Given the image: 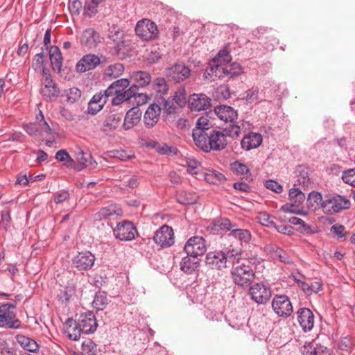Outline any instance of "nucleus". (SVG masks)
Here are the masks:
<instances>
[{
    "mask_svg": "<svg viewBox=\"0 0 355 355\" xmlns=\"http://www.w3.org/2000/svg\"><path fill=\"white\" fill-rule=\"evenodd\" d=\"M230 234L239 240L241 243H248L252 238L251 233L249 230L246 229H239L237 227L232 229Z\"/></svg>",
    "mask_w": 355,
    "mask_h": 355,
    "instance_id": "41",
    "label": "nucleus"
},
{
    "mask_svg": "<svg viewBox=\"0 0 355 355\" xmlns=\"http://www.w3.org/2000/svg\"><path fill=\"white\" fill-rule=\"evenodd\" d=\"M206 263L212 269L222 270L226 268L227 261L223 251L209 252L206 256Z\"/></svg>",
    "mask_w": 355,
    "mask_h": 355,
    "instance_id": "22",
    "label": "nucleus"
},
{
    "mask_svg": "<svg viewBox=\"0 0 355 355\" xmlns=\"http://www.w3.org/2000/svg\"><path fill=\"white\" fill-rule=\"evenodd\" d=\"M297 321L304 332L311 331L314 326V315L308 308H300L297 313Z\"/></svg>",
    "mask_w": 355,
    "mask_h": 355,
    "instance_id": "18",
    "label": "nucleus"
},
{
    "mask_svg": "<svg viewBox=\"0 0 355 355\" xmlns=\"http://www.w3.org/2000/svg\"><path fill=\"white\" fill-rule=\"evenodd\" d=\"M11 226L10 211L8 209L3 210L1 213L0 227L5 231H8Z\"/></svg>",
    "mask_w": 355,
    "mask_h": 355,
    "instance_id": "55",
    "label": "nucleus"
},
{
    "mask_svg": "<svg viewBox=\"0 0 355 355\" xmlns=\"http://www.w3.org/2000/svg\"><path fill=\"white\" fill-rule=\"evenodd\" d=\"M187 171L189 173L197 175L201 170V164L194 159H189L187 161Z\"/></svg>",
    "mask_w": 355,
    "mask_h": 355,
    "instance_id": "60",
    "label": "nucleus"
},
{
    "mask_svg": "<svg viewBox=\"0 0 355 355\" xmlns=\"http://www.w3.org/2000/svg\"><path fill=\"white\" fill-rule=\"evenodd\" d=\"M55 158L59 162L67 161L66 165L75 168V162L71 157L69 154L64 149L59 150L56 153Z\"/></svg>",
    "mask_w": 355,
    "mask_h": 355,
    "instance_id": "54",
    "label": "nucleus"
},
{
    "mask_svg": "<svg viewBox=\"0 0 355 355\" xmlns=\"http://www.w3.org/2000/svg\"><path fill=\"white\" fill-rule=\"evenodd\" d=\"M105 61L104 56H98L96 54L89 53L83 55L76 65L77 72L84 73L94 69Z\"/></svg>",
    "mask_w": 355,
    "mask_h": 355,
    "instance_id": "12",
    "label": "nucleus"
},
{
    "mask_svg": "<svg viewBox=\"0 0 355 355\" xmlns=\"http://www.w3.org/2000/svg\"><path fill=\"white\" fill-rule=\"evenodd\" d=\"M141 114V111L137 107L129 110L125 116L123 128L126 130L132 128L140 121Z\"/></svg>",
    "mask_w": 355,
    "mask_h": 355,
    "instance_id": "26",
    "label": "nucleus"
},
{
    "mask_svg": "<svg viewBox=\"0 0 355 355\" xmlns=\"http://www.w3.org/2000/svg\"><path fill=\"white\" fill-rule=\"evenodd\" d=\"M259 88L253 87L241 94V99L248 103H257L259 101Z\"/></svg>",
    "mask_w": 355,
    "mask_h": 355,
    "instance_id": "46",
    "label": "nucleus"
},
{
    "mask_svg": "<svg viewBox=\"0 0 355 355\" xmlns=\"http://www.w3.org/2000/svg\"><path fill=\"white\" fill-rule=\"evenodd\" d=\"M103 37L100 33L93 28H87L84 30L80 37V43L82 46L87 49H95L98 44L101 43Z\"/></svg>",
    "mask_w": 355,
    "mask_h": 355,
    "instance_id": "14",
    "label": "nucleus"
},
{
    "mask_svg": "<svg viewBox=\"0 0 355 355\" xmlns=\"http://www.w3.org/2000/svg\"><path fill=\"white\" fill-rule=\"evenodd\" d=\"M124 71L123 64L121 63H115L109 65L105 71L104 75L106 77L116 78L120 76Z\"/></svg>",
    "mask_w": 355,
    "mask_h": 355,
    "instance_id": "38",
    "label": "nucleus"
},
{
    "mask_svg": "<svg viewBox=\"0 0 355 355\" xmlns=\"http://www.w3.org/2000/svg\"><path fill=\"white\" fill-rule=\"evenodd\" d=\"M212 125L211 122L204 116L200 117L196 122L195 128L193 129L192 131V137L193 139L194 143L196 142L198 136L196 135V132L199 133L198 131L202 132V133L205 135L208 132H210V130H213L214 129L211 128Z\"/></svg>",
    "mask_w": 355,
    "mask_h": 355,
    "instance_id": "30",
    "label": "nucleus"
},
{
    "mask_svg": "<svg viewBox=\"0 0 355 355\" xmlns=\"http://www.w3.org/2000/svg\"><path fill=\"white\" fill-rule=\"evenodd\" d=\"M351 206L349 199L340 195L325 197L322 205V211L327 214H335L348 209Z\"/></svg>",
    "mask_w": 355,
    "mask_h": 355,
    "instance_id": "3",
    "label": "nucleus"
},
{
    "mask_svg": "<svg viewBox=\"0 0 355 355\" xmlns=\"http://www.w3.org/2000/svg\"><path fill=\"white\" fill-rule=\"evenodd\" d=\"M162 105L164 113L167 115H173L177 112V107L174 105V101L168 98H162Z\"/></svg>",
    "mask_w": 355,
    "mask_h": 355,
    "instance_id": "53",
    "label": "nucleus"
},
{
    "mask_svg": "<svg viewBox=\"0 0 355 355\" xmlns=\"http://www.w3.org/2000/svg\"><path fill=\"white\" fill-rule=\"evenodd\" d=\"M121 210L116 205H110L106 207H103L99 211V214L103 218H108L115 215H120Z\"/></svg>",
    "mask_w": 355,
    "mask_h": 355,
    "instance_id": "52",
    "label": "nucleus"
},
{
    "mask_svg": "<svg viewBox=\"0 0 355 355\" xmlns=\"http://www.w3.org/2000/svg\"><path fill=\"white\" fill-rule=\"evenodd\" d=\"M214 226L215 230H220L224 232L230 231L232 232V230L237 227V225L232 223L229 218H220L214 221Z\"/></svg>",
    "mask_w": 355,
    "mask_h": 355,
    "instance_id": "43",
    "label": "nucleus"
},
{
    "mask_svg": "<svg viewBox=\"0 0 355 355\" xmlns=\"http://www.w3.org/2000/svg\"><path fill=\"white\" fill-rule=\"evenodd\" d=\"M42 96L46 100L51 101L57 98L60 94V89L54 81L44 83V86L41 89Z\"/></svg>",
    "mask_w": 355,
    "mask_h": 355,
    "instance_id": "32",
    "label": "nucleus"
},
{
    "mask_svg": "<svg viewBox=\"0 0 355 355\" xmlns=\"http://www.w3.org/2000/svg\"><path fill=\"white\" fill-rule=\"evenodd\" d=\"M36 123H37L38 128L44 130L48 135H52V129L45 120L44 116L40 110L39 113L36 114Z\"/></svg>",
    "mask_w": 355,
    "mask_h": 355,
    "instance_id": "51",
    "label": "nucleus"
},
{
    "mask_svg": "<svg viewBox=\"0 0 355 355\" xmlns=\"http://www.w3.org/2000/svg\"><path fill=\"white\" fill-rule=\"evenodd\" d=\"M178 106L183 107L187 103V94L184 87H180L171 98Z\"/></svg>",
    "mask_w": 355,
    "mask_h": 355,
    "instance_id": "50",
    "label": "nucleus"
},
{
    "mask_svg": "<svg viewBox=\"0 0 355 355\" xmlns=\"http://www.w3.org/2000/svg\"><path fill=\"white\" fill-rule=\"evenodd\" d=\"M67 102L73 103L77 102L81 97V91L77 87H71L66 92Z\"/></svg>",
    "mask_w": 355,
    "mask_h": 355,
    "instance_id": "59",
    "label": "nucleus"
},
{
    "mask_svg": "<svg viewBox=\"0 0 355 355\" xmlns=\"http://www.w3.org/2000/svg\"><path fill=\"white\" fill-rule=\"evenodd\" d=\"M162 107L153 103L150 105L144 115V123L146 128H152L155 126L160 118Z\"/></svg>",
    "mask_w": 355,
    "mask_h": 355,
    "instance_id": "19",
    "label": "nucleus"
},
{
    "mask_svg": "<svg viewBox=\"0 0 355 355\" xmlns=\"http://www.w3.org/2000/svg\"><path fill=\"white\" fill-rule=\"evenodd\" d=\"M73 323H77L78 327L82 330L83 334H93L97 329L98 324L94 314L92 311H88L80 315L77 320L72 318H68L66 321V325L71 327Z\"/></svg>",
    "mask_w": 355,
    "mask_h": 355,
    "instance_id": "5",
    "label": "nucleus"
},
{
    "mask_svg": "<svg viewBox=\"0 0 355 355\" xmlns=\"http://www.w3.org/2000/svg\"><path fill=\"white\" fill-rule=\"evenodd\" d=\"M108 304V299L105 292H98L96 293L92 305L97 311L103 310Z\"/></svg>",
    "mask_w": 355,
    "mask_h": 355,
    "instance_id": "42",
    "label": "nucleus"
},
{
    "mask_svg": "<svg viewBox=\"0 0 355 355\" xmlns=\"http://www.w3.org/2000/svg\"><path fill=\"white\" fill-rule=\"evenodd\" d=\"M17 343L26 351L31 352H37L39 350L40 345L33 338L27 337L22 334H17L15 336Z\"/></svg>",
    "mask_w": 355,
    "mask_h": 355,
    "instance_id": "28",
    "label": "nucleus"
},
{
    "mask_svg": "<svg viewBox=\"0 0 355 355\" xmlns=\"http://www.w3.org/2000/svg\"><path fill=\"white\" fill-rule=\"evenodd\" d=\"M198 257H193L187 254L186 257L182 259V261L180 263V268L184 272L187 274H191L196 270L197 268L198 267Z\"/></svg>",
    "mask_w": 355,
    "mask_h": 355,
    "instance_id": "31",
    "label": "nucleus"
},
{
    "mask_svg": "<svg viewBox=\"0 0 355 355\" xmlns=\"http://www.w3.org/2000/svg\"><path fill=\"white\" fill-rule=\"evenodd\" d=\"M297 173H298L297 180L298 184L302 185L303 187H307L310 182L308 169L302 166H299Z\"/></svg>",
    "mask_w": 355,
    "mask_h": 355,
    "instance_id": "49",
    "label": "nucleus"
},
{
    "mask_svg": "<svg viewBox=\"0 0 355 355\" xmlns=\"http://www.w3.org/2000/svg\"><path fill=\"white\" fill-rule=\"evenodd\" d=\"M121 119V115L116 113H109L103 122V127L105 130H114L119 124Z\"/></svg>",
    "mask_w": 355,
    "mask_h": 355,
    "instance_id": "36",
    "label": "nucleus"
},
{
    "mask_svg": "<svg viewBox=\"0 0 355 355\" xmlns=\"http://www.w3.org/2000/svg\"><path fill=\"white\" fill-rule=\"evenodd\" d=\"M288 198L291 203H287L282 207V209L285 212L300 213L293 207H299L302 205L306 199L305 194L298 188H291L289 191Z\"/></svg>",
    "mask_w": 355,
    "mask_h": 355,
    "instance_id": "16",
    "label": "nucleus"
},
{
    "mask_svg": "<svg viewBox=\"0 0 355 355\" xmlns=\"http://www.w3.org/2000/svg\"><path fill=\"white\" fill-rule=\"evenodd\" d=\"M153 89L161 94H165L168 87L166 81L164 78H157L153 82Z\"/></svg>",
    "mask_w": 355,
    "mask_h": 355,
    "instance_id": "56",
    "label": "nucleus"
},
{
    "mask_svg": "<svg viewBox=\"0 0 355 355\" xmlns=\"http://www.w3.org/2000/svg\"><path fill=\"white\" fill-rule=\"evenodd\" d=\"M231 168L237 174L243 175V178L245 180H248L251 177L250 170L248 168V166L238 161L234 162V163L232 164Z\"/></svg>",
    "mask_w": 355,
    "mask_h": 355,
    "instance_id": "44",
    "label": "nucleus"
},
{
    "mask_svg": "<svg viewBox=\"0 0 355 355\" xmlns=\"http://www.w3.org/2000/svg\"><path fill=\"white\" fill-rule=\"evenodd\" d=\"M133 89H128L125 92H119L117 94L114 96L112 98V104L113 105H119L125 101H127L132 98L135 95Z\"/></svg>",
    "mask_w": 355,
    "mask_h": 355,
    "instance_id": "40",
    "label": "nucleus"
},
{
    "mask_svg": "<svg viewBox=\"0 0 355 355\" xmlns=\"http://www.w3.org/2000/svg\"><path fill=\"white\" fill-rule=\"evenodd\" d=\"M0 355H17V350L15 347L10 346L6 338H0Z\"/></svg>",
    "mask_w": 355,
    "mask_h": 355,
    "instance_id": "48",
    "label": "nucleus"
},
{
    "mask_svg": "<svg viewBox=\"0 0 355 355\" xmlns=\"http://www.w3.org/2000/svg\"><path fill=\"white\" fill-rule=\"evenodd\" d=\"M324 200L320 192L313 191L309 193L307 206L309 209H316L319 207L322 209Z\"/></svg>",
    "mask_w": 355,
    "mask_h": 355,
    "instance_id": "34",
    "label": "nucleus"
},
{
    "mask_svg": "<svg viewBox=\"0 0 355 355\" xmlns=\"http://www.w3.org/2000/svg\"><path fill=\"white\" fill-rule=\"evenodd\" d=\"M205 135L202 131L199 133L196 132L198 136L195 144L202 151L209 153L213 151H220L224 150L227 145V139L221 130H210Z\"/></svg>",
    "mask_w": 355,
    "mask_h": 355,
    "instance_id": "1",
    "label": "nucleus"
},
{
    "mask_svg": "<svg viewBox=\"0 0 355 355\" xmlns=\"http://www.w3.org/2000/svg\"><path fill=\"white\" fill-rule=\"evenodd\" d=\"M133 89H128L125 92H119L117 94L114 96L112 98V104L113 105H119L125 101H127L132 98L135 95Z\"/></svg>",
    "mask_w": 355,
    "mask_h": 355,
    "instance_id": "39",
    "label": "nucleus"
},
{
    "mask_svg": "<svg viewBox=\"0 0 355 355\" xmlns=\"http://www.w3.org/2000/svg\"><path fill=\"white\" fill-rule=\"evenodd\" d=\"M136 35L144 40L155 39L158 30L156 24L150 19H143L139 21L135 27Z\"/></svg>",
    "mask_w": 355,
    "mask_h": 355,
    "instance_id": "9",
    "label": "nucleus"
},
{
    "mask_svg": "<svg viewBox=\"0 0 355 355\" xmlns=\"http://www.w3.org/2000/svg\"><path fill=\"white\" fill-rule=\"evenodd\" d=\"M205 180L210 184H220L225 181V177L221 173L214 170L209 169L204 173Z\"/></svg>",
    "mask_w": 355,
    "mask_h": 355,
    "instance_id": "35",
    "label": "nucleus"
},
{
    "mask_svg": "<svg viewBox=\"0 0 355 355\" xmlns=\"http://www.w3.org/2000/svg\"><path fill=\"white\" fill-rule=\"evenodd\" d=\"M241 73L242 67L239 63L225 64V75L229 79H234L239 76Z\"/></svg>",
    "mask_w": 355,
    "mask_h": 355,
    "instance_id": "45",
    "label": "nucleus"
},
{
    "mask_svg": "<svg viewBox=\"0 0 355 355\" xmlns=\"http://www.w3.org/2000/svg\"><path fill=\"white\" fill-rule=\"evenodd\" d=\"M214 112L218 117L225 122L233 123L238 117L237 111L233 107L225 105L216 106L214 108Z\"/></svg>",
    "mask_w": 355,
    "mask_h": 355,
    "instance_id": "23",
    "label": "nucleus"
},
{
    "mask_svg": "<svg viewBox=\"0 0 355 355\" xmlns=\"http://www.w3.org/2000/svg\"><path fill=\"white\" fill-rule=\"evenodd\" d=\"M130 80L132 81V85L130 89L134 88L133 92L135 93V90H139V88L148 85L151 82V76L146 71H137L131 74Z\"/></svg>",
    "mask_w": 355,
    "mask_h": 355,
    "instance_id": "21",
    "label": "nucleus"
},
{
    "mask_svg": "<svg viewBox=\"0 0 355 355\" xmlns=\"http://www.w3.org/2000/svg\"><path fill=\"white\" fill-rule=\"evenodd\" d=\"M184 250L187 254L193 257L202 256L207 251L205 240L202 236H193L187 241Z\"/></svg>",
    "mask_w": 355,
    "mask_h": 355,
    "instance_id": "13",
    "label": "nucleus"
},
{
    "mask_svg": "<svg viewBox=\"0 0 355 355\" xmlns=\"http://www.w3.org/2000/svg\"><path fill=\"white\" fill-rule=\"evenodd\" d=\"M188 102L192 111L207 110L211 107V99L205 94H193Z\"/></svg>",
    "mask_w": 355,
    "mask_h": 355,
    "instance_id": "20",
    "label": "nucleus"
},
{
    "mask_svg": "<svg viewBox=\"0 0 355 355\" xmlns=\"http://www.w3.org/2000/svg\"><path fill=\"white\" fill-rule=\"evenodd\" d=\"M75 324L74 327H69V329L66 331L67 333V337L71 340H78L80 338L81 334H83L82 330L78 327L77 323H73Z\"/></svg>",
    "mask_w": 355,
    "mask_h": 355,
    "instance_id": "62",
    "label": "nucleus"
},
{
    "mask_svg": "<svg viewBox=\"0 0 355 355\" xmlns=\"http://www.w3.org/2000/svg\"><path fill=\"white\" fill-rule=\"evenodd\" d=\"M233 282L243 288H248L255 279V272L251 266L245 263L233 267L231 270Z\"/></svg>",
    "mask_w": 355,
    "mask_h": 355,
    "instance_id": "2",
    "label": "nucleus"
},
{
    "mask_svg": "<svg viewBox=\"0 0 355 355\" xmlns=\"http://www.w3.org/2000/svg\"><path fill=\"white\" fill-rule=\"evenodd\" d=\"M304 348L306 349V355H330L327 347L315 343H309Z\"/></svg>",
    "mask_w": 355,
    "mask_h": 355,
    "instance_id": "37",
    "label": "nucleus"
},
{
    "mask_svg": "<svg viewBox=\"0 0 355 355\" xmlns=\"http://www.w3.org/2000/svg\"><path fill=\"white\" fill-rule=\"evenodd\" d=\"M108 37L114 42V48L117 53H119L125 46L124 41V32L121 30L118 29L114 31H110Z\"/></svg>",
    "mask_w": 355,
    "mask_h": 355,
    "instance_id": "33",
    "label": "nucleus"
},
{
    "mask_svg": "<svg viewBox=\"0 0 355 355\" xmlns=\"http://www.w3.org/2000/svg\"><path fill=\"white\" fill-rule=\"evenodd\" d=\"M95 260V256L90 252H81L73 258L72 265L78 270H88L93 267Z\"/></svg>",
    "mask_w": 355,
    "mask_h": 355,
    "instance_id": "15",
    "label": "nucleus"
},
{
    "mask_svg": "<svg viewBox=\"0 0 355 355\" xmlns=\"http://www.w3.org/2000/svg\"><path fill=\"white\" fill-rule=\"evenodd\" d=\"M49 58L53 69L58 73L60 72L63 58L60 49L57 46H52L49 49Z\"/></svg>",
    "mask_w": 355,
    "mask_h": 355,
    "instance_id": "27",
    "label": "nucleus"
},
{
    "mask_svg": "<svg viewBox=\"0 0 355 355\" xmlns=\"http://www.w3.org/2000/svg\"><path fill=\"white\" fill-rule=\"evenodd\" d=\"M153 239L162 247H170L174 243V234L172 227L162 225L155 233Z\"/></svg>",
    "mask_w": 355,
    "mask_h": 355,
    "instance_id": "17",
    "label": "nucleus"
},
{
    "mask_svg": "<svg viewBox=\"0 0 355 355\" xmlns=\"http://www.w3.org/2000/svg\"><path fill=\"white\" fill-rule=\"evenodd\" d=\"M315 284L318 286L315 290L313 288V284L309 285L308 283L304 282H300V287L302 290L305 293L306 295H310L313 292L317 293L318 291L322 290V286L319 283H315Z\"/></svg>",
    "mask_w": 355,
    "mask_h": 355,
    "instance_id": "63",
    "label": "nucleus"
},
{
    "mask_svg": "<svg viewBox=\"0 0 355 355\" xmlns=\"http://www.w3.org/2000/svg\"><path fill=\"white\" fill-rule=\"evenodd\" d=\"M251 299L258 304H266L271 297L270 288L262 282L255 283L249 286Z\"/></svg>",
    "mask_w": 355,
    "mask_h": 355,
    "instance_id": "8",
    "label": "nucleus"
},
{
    "mask_svg": "<svg viewBox=\"0 0 355 355\" xmlns=\"http://www.w3.org/2000/svg\"><path fill=\"white\" fill-rule=\"evenodd\" d=\"M223 253L225 254L227 261L228 259H233L234 260L236 259L238 261L240 259V257L241 256V250L229 248H227L225 251H223Z\"/></svg>",
    "mask_w": 355,
    "mask_h": 355,
    "instance_id": "64",
    "label": "nucleus"
},
{
    "mask_svg": "<svg viewBox=\"0 0 355 355\" xmlns=\"http://www.w3.org/2000/svg\"><path fill=\"white\" fill-rule=\"evenodd\" d=\"M166 75L170 80L178 83L190 76L191 70L184 63L178 62L168 67L166 69Z\"/></svg>",
    "mask_w": 355,
    "mask_h": 355,
    "instance_id": "10",
    "label": "nucleus"
},
{
    "mask_svg": "<svg viewBox=\"0 0 355 355\" xmlns=\"http://www.w3.org/2000/svg\"><path fill=\"white\" fill-rule=\"evenodd\" d=\"M74 292L75 288L71 286H67L63 289H61L57 295L59 302L62 304H67L74 294Z\"/></svg>",
    "mask_w": 355,
    "mask_h": 355,
    "instance_id": "47",
    "label": "nucleus"
},
{
    "mask_svg": "<svg viewBox=\"0 0 355 355\" xmlns=\"http://www.w3.org/2000/svg\"><path fill=\"white\" fill-rule=\"evenodd\" d=\"M15 304L6 303L0 306V327H7L10 329L21 328V322L16 318Z\"/></svg>",
    "mask_w": 355,
    "mask_h": 355,
    "instance_id": "4",
    "label": "nucleus"
},
{
    "mask_svg": "<svg viewBox=\"0 0 355 355\" xmlns=\"http://www.w3.org/2000/svg\"><path fill=\"white\" fill-rule=\"evenodd\" d=\"M227 139V137L231 138H236L241 133L240 126L236 124H230L228 127L221 130Z\"/></svg>",
    "mask_w": 355,
    "mask_h": 355,
    "instance_id": "57",
    "label": "nucleus"
},
{
    "mask_svg": "<svg viewBox=\"0 0 355 355\" xmlns=\"http://www.w3.org/2000/svg\"><path fill=\"white\" fill-rule=\"evenodd\" d=\"M113 231L115 237L123 241H132L135 238V235H138L135 226L128 220L118 223Z\"/></svg>",
    "mask_w": 355,
    "mask_h": 355,
    "instance_id": "11",
    "label": "nucleus"
},
{
    "mask_svg": "<svg viewBox=\"0 0 355 355\" xmlns=\"http://www.w3.org/2000/svg\"><path fill=\"white\" fill-rule=\"evenodd\" d=\"M82 351L84 355H96V345L91 340L84 341L82 344Z\"/></svg>",
    "mask_w": 355,
    "mask_h": 355,
    "instance_id": "58",
    "label": "nucleus"
},
{
    "mask_svg": "<svg viewBox=\"0 0 355 355\" xmlns=\"http://www.w3.org/2000/svg\"><path fill=\"white\" fill-rule=\"evenodd\" d=\"M252 34L254 37L257 40H262L263 39H266L270 42V44H268L267 42H264V44L266 45V49H273V42H275L276 38L275 37L272 28H268L266 27L260 26L257 28L254 31H253Z\"/></svg>",
    "mask_w": 355,
    "mask_h": 355,
    "instance_id": "25",
    "label": "nucleus"
},
{
    "mask_svg": "<svg viewBox=\"0 0 355 355\" xmlns=\"http://www.w3.org/2000/svg\"><path fill=\"white\" fill-rule=\"evenodd\" d=\"M77 159L78 166L76 168L78 170H81L86 167L94 168L97 165L96 162L93 159L91 153L89 152L80 150L77 155Z\"/></svg>",
    "mask_w": 355,
    "mask_h": 355,
    "instance_id": "29",
    "label": "nucleus"
},
{
    "mask_svg": "<svg viewBox=\"0 0 355 355\" xmlns=\"http://www.w3.org/2000/svg\"><path fill=\"white\" fill-rule=\"evenodd\" d=\"M344 182L355 187V168H349L345 171L342 175Z\"/></svg>",
    "mask_w": 355,
    "mask_h": 355,
    "instance_id": "61",
    "label": "nucleus"
},
{
    "mask_svg": "<svg viewBox=\"0 0 355 355\" xmlns=\"http://www.w3.org/2000/svg\"><path fill=\"white\" fill-rule=\"evenodd\" d=\"M231 60V55L226 50L220 51L217 55L209 64V71L214 74V80L226 77L225 64Z\"/></svg>",
    "mask_w": 355,
    "mask_h": 355,
    "instance_id": "6",
    "label": "nucleus"
},
{
    "mask_svg": "<svg viewBox=\"0 0 355 355\" xmlns=\"http://www.w3.org/2000/svg\"><path fill=\"white\" fill-rule=\"evenodd\" d=\"M272 308L279 317L284 318L289 317L293 311L291 302L285 295H276L272 301Z\"/></svg>",
    "mask_w": 355,
    "mask_h": 355,
    "instance_id": "7",
    "label": "nucleus"
},
{
    "mask_svg": "<svg viewBox=\"0 0 355 355\" xmlns=\"http://www.w3.org/2000/svg\"><path fill=\"white\" fill-rule=\"evenodd\" d=\"M262 136L259 133L250 132L245 135L241 141V146L245 150L258 148L262 143Z\"/></svg>",
    "mask_w": 355,
    "mask_h": 355,
    "instance_id": "24",
    "label": "nucleus"
}]
</instances>
